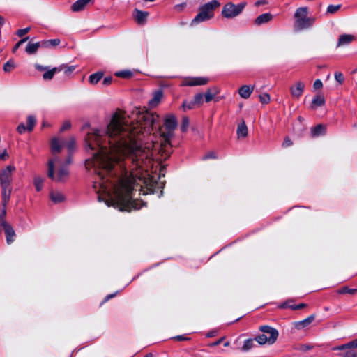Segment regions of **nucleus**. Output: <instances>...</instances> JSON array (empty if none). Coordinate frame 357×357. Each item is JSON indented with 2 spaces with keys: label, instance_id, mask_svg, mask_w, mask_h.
<instances>
[{
  "label": "nucleus",
  "instance_id": "nucleus-41",
  "mask_svg": "<svg viewBox=\"0 0 357 357\" xmlns=\"http://www.w3.org/2000/svg\"><path fill=\"white\" fill-rule=\"evenodd\" d=\"M304 307H305V304H303V303H301V304H299L297 305H289L287 302L284 303L280 305V307H281V308L290 307L292 310H300Z\"/></svg>",
  "mask_w": 357,
  "mask_h": 357
},
{
  "label": "nucleus",
  "instance_id": "nucleus-37",
  "mask_svg": "<svg viewBox=\"0 0 357 357\" xmlns=\"http://www.w3.org/2000/svg\"><path fill=\"white\" fill-rule=\"evenodd\" d=\"M15 68V64L13 60H9L3 65V70L6 73L11 72Z\"/></svg>",
  "mask_w": 357,
  "mask_h": 357
},
{
  "label": "nucleus",
  "instance_id": "nucleus-21",
  "mask_svg": "<svg viewBox=\"0 0 357 357\" xmlns=\"http://www.w3.org/2000/svg\"><path fill=\"white\" fill-rule=\"evenodd\" d=\"M89 3L86 0H77L72 6L73 12L77 13L85 9Z\"/></svg>",
  "mask_w": 357,
  "mask_h": 357
},
{
  "label": "nucleus",
  "instance_id": "nucleus-60",
  "mask_svg": "<svg viewBox=\"0 0 357 357\" xmlns=\"http://www.w3.org/2000/svg\"><path fill=\"white\" fill-rule=\"evenodd\" d=\"M312 348V346H310L309 344H304L303 347H302V349L304 351H306V350H309L310 349Z\"/></svg>",
  "mask_w": 357,
  "mask_h": 357
},
{
  "label": "nucleus",
  "instance_id": "nucleus-58",
  "mask_svg": "<svg viewBox=\"0 0 357 357\" xmlns=\"http://www.w3.org/2000/svg\"><path fill=\"white\" fill-rule=\"evenodd\" d=\"M291 144H292V142H291V139L287 137L284 139L282 145H283V146L287 147V146H291Z\"/></svg>",
  "mask_w": 357,
  "mask_h": 357
},
{
  "label": "nucleus",
  "instance_id": "nucleus-54",
  "mask_svg": "<svg viewBox=\"0 0 357 357\" xmlns=\"http://www.w3.org/2000/svg\"><path fill=\"white\" fill-rule=\"evenodd\" d=\"M187 6L186 3L183 2L180 4H177L175 6V8L178 10L181 11L184 8H185Z\"/></svg>",
  "mask_w": 357,
  "mask_h": 357
},
{
  "label": "nucleus",
  "instance_id": "nucleus-17",
  "mask_svg": "<svg viewBox=\"0 0 357 357\" xmlns=\"http://www.w3.org/2000/svg\"><path fill=\"white\" fill-rule=\"evenodd\" d=\"M273 19L272 14L267 13H264L260 15H259L255 20V24L257 26H260L263 24L268 23Z\"/></svg>",
  "mask_w": 357,
  "mask_h": 357
},
{
  "label": "nucleus",
  "instance_id": "nucleus-20",
  "mask_svg": "<svg viewBox=\"0 0 357 357\" xmlns=\"http://www.w3.org/2000/svg\"><path fill=\"white\" fill-rule=\"evenodd\" d=\"M326 103L325 99L322 95H317L312 101L310 106V109H316L317 107L324 105Z\"/></svg>",
  "mask_w": 357,
  "mask_h": 357
},
{
  "label": "nucleus",
  "instance_id": "nucleus-42",
  "mask_svg": "<svg viewBox=\"0 0 357 357\" xmlns=\"http://www.w3.org/2000/svg\"><path fill=\"white\" fill-rule=\"evenodd\" d=\"M195 106H196V104H195V102H194V100H192L190 102L184 101L181 105V107L184 111L193 109Z\"/></svg>",
  "mask_w": 357,
  "mask_h": 357
},
{
  "label": "nucleus",
  "instance_id": "nucleus-1",
  "mask_svg": "<svg viewBox=\"0 0 357 357\" xmlns=\"http://www.w3.org/2000/svg\"><path fill=\"white\" fill-rule=\"evenodd\" d=\"M160 116L135 108L130 121L115 112L106 130L92 129L85 141L93 151L85 162L86 168L97 172L93 188L111 197V205L121 211L140 209L144 203L133 199L134 190H142L148 183L146 168L152 160L144 139L151 135Z\"/></svg>",
  "mask_w": 357,
  "mask_h": 357
},
{
  "label": "nucleus",
  "instance_id": "nucleus-30",
  "mask_svg": "<svg viewBox=\"0 0 357 357\" xmlns=\"http://www.w3.org/2000/svg\"><path fill=\"white\" fill-rule=\"evenodd\" d=\"M103 73L101 72H97L96 73L91 74L89 76V81L92 84H97L102 77Z\"/></svg>",
  "mask_w": 357,
  "mask_h": 357
},
{
  "label": "nucleus",
  "instance_id": "nucleus-28",
  "mask_svg": "<svg viewBox=\"0 0 357 357\" xmlns=\"http://www.w3.org/2000/svg\"><path fill=\"white\" fill-rule=\"evenodd\" d=\"M237 135L238 138L245 137L248 135V128L244 121L238 126Z\"/></svg>",
  "mask_w": 357,
  "mask_h": 357
},
{
  "label": "nucleus",
  "instance_id": "nucleus-12",
  "mask_svg": "<svg viewBox=\"0 0 357 357\" xmlns=\"http://www.w3.org/2000/svg\"><path fill=\"white\" fill-rule=\"evenodd\" d=\"M3 230L6 234V242L8 244L12 243L16 236L15 232L10 224H4L1 226V230Z\"/></svg>",
  "mask_w": 357,
  "mask_h": 357
},
{
  "label": "nucleus",
  "instance_id": "nucleus-39",
  "mask_svg": "<svg viewBox=\"0 0 357 357\" xmlns=\"http://www.w3.org/2000/svg\"><path fill=\"white\" fill-rule=\"evenodd\" d=\"M341 8L340 4L337 5H329L327 8L326 13L327 14H334L337 12Z\"/></svg>",
  "mask_w": 357,
  "mask_h": 357
},
{
  "label": "nucleus",
  "instance_id": "nucleus-24",
  "mask_svg": "<svg viewBox=\"0 0 357 357\" xmlns=\"http://www.w3.org/2000/svg\"><path fill=\"white\" fill-rule=\"evenodd\" d=\"M42 47L43 48H52L57 46L60 43L59 38L45 40L40 41Z\"/></svg>",
  "mask_w": 357,
  "mask_h": 357
},
{
  "label": "nucleus",
  "instance_id": "nucleus-45",
  "mask_svg": "<svg viewBox=\"0 0 357 357\" xmlns=\"http://www.w3.org/2000/svg\"><path fill=\"white\" fill-rule=\"evenodd\" d=\"M6 215V207L3 206V209L2 210V212L0 214V233L1 232V226H3L4 224H8L5 220Z\"/></svg>",
  "mask_w": 357,
  "mask_h": 357
},
{
  "label": "nucleus",
  "instance_id": "nucleus-5",
  "mask_svg": "<svg viewBox=\"0 0 357 357\" xmlns=\"http://www.w3.org/2000/svg\"><path fill=\"white\" fill-rule=\"evenodd\" d=\"M307 7H301L296 9L294 14L295 22L294 24V28L296 31L307 29L312 26L315 19L307 17Z\"/></svg>",
  "mask_w": 357,
  "mask_h": 357
},
{
  "label": "nucleus",
  "instance_id": "nucleus-44",
  "mask_svg": "<svg viewBox=\"0 0 357 357\" xmlns=\"http://www.w3.org/2000/svg\"><path fill=\"white\" fill-rule=\"evenodd\" d=\"M194 102H195L196 105H201L203 104L204 102V94L202 93H197L194 97Z\"/></svg>",
  "mask_w": 357,
  "mask_h": 357
},
{
  "label": "nucleus",
  "instance_id": "nucleus-13",
  "mask_svg": "<svg viewBox=\"0 0 357 357\" xmlns=\"http://www.w3.org/2000/svg\"><path fill=\"white\" fill-rule=\"evenodd\" d=\"M1 188L2 190V204L3 206L6 207L10 198V195L12 193V187L11 185H1Z\"/></svg>",
  "mask_w": 357,
  "mask_h": 357
},
{
  "label": "nucleus",
  "instance_id": "nucleus-16",
  "mask_svg": "<svg viewBox=\"0 0 357 357\" xmlns=\"http://www.w3.org/2000/svg\"><path fill=\"white\" fill-rule=\"evenodd\" d=\"M254 91V86L250 85H243L238 89L240 96L244 99L248 98Z\"/></svg>",
  "mask_w": 357,
  "mask_h": 357
},
{
  "label": "nucleus",
  "instance_id": "nucleus-46",
  "mask_svg": "<svg viewBox=\"0 0 357 357\" xmlns=\"http://www.w3.org/2000/svg\"><path fill=\"white\" fill-rule=\"evenodd\" d=\"M259 100L261 103L267 104L270 102V96L268 93H263L259 96Z\"/></svg>",
  "mask_w": 357,
  "mask_h": 357
},
{
  "label": "nucleus",
  "instance_id": "nucleus-22",
  "mask_svg": "<svg viewBox=\"0 0 357 357\" xmlns=\"http://www.w3.org/2000/svg\"><path fill=\"white\" fill-rule=\"evenodd\" d=\"M162 97V92L158 91L153 94V97L149 100V105L150 107H155L158 106Z\"/></svg>",
  "mask_w": 357,
  "mask_h": 357
},
{
  "label": "nucleus",
  "instance_id": "nucleus-53",
  "mask_svg": "<svg viewBox=\"0 0 357 357\" xmlns=\"http://www.w3.org/2000/svg\"><path fill=\"white\" fill-rule=\"evenodd\" d=\"M23 44V40H19L13 47V53H15L18 48Z\"/></svg>",
  "mask_w": 357,
  "mask_h": 357
},
{
  "label": "nucleus",
  "instance_id": "nucleus-51",
  "mask_svg": "<svg viewBox=\"0 0 357 357\" xmlns=\"http://www.w3.org/2000/svg\"><path fill=\"white\" fill-rule=\"evenodd\" d=\"M323 86L322 82L320 79H317L314 81L313 84V88L314 89H321Z\"/></svg>",
  "mask_w": 357,
  "mask_h": 357
},
{
  "label": "nucleus",
  "instance_id": "nucleus-36",
  "mask_svg": "<svg viewBox=\"0 0 357 357\" xmlns=\"http://www.w3.org/2000/svg\"><path fill=\"white\" fill-rule=\"evenodd\" d=\"M44 182V178L40 176H35L34 178V185L36 187V189L38 192L40 191L43 188V185Z\"/></svg>",
  "mask_w": 357,
  "mask_h": 357
},
{
  "label": "nucleus",
  "instance_id": "nucleus-34",
  "mask_svg": "<svg viewBox=\"0 0 357 357\" xmlns=\"http://www.w3.org/2000/svg\"><path fill=\"white\" fill-rule=\"evenodd\" d=\"M50 197L54 203H59L64 200V196L59 192H52Z\"/></svg>",
  "mask_w": 357,
  "mask_h": 357
},
{
  "label": "nucleus",
  "instance_id": "nucleus-61",
  "mask_svg": "<svg viewBox=\"0 0 357 357\" xmlns=\"http://www.w3.org/2000/svg\"><path fill=\"white\" fill-rule=\"evenodd\" d=\"M116 295V294H109L107 295L105 298V300L104 301H107L109 299L113 298L114 296Z\"/></svg>",
  "mask_w": 357,
  "mask_h": 357
},
{
  "label": "nucleus",
  "instance_id": "nucleus-50",
  "mask_svg": "<svg viewBox=\"0 0 357 357\" xmlns=\"http://www.w3.org/2000/svg\"><path fill=\"white\" fill-rule=\"evenodd\" d=\"M17 130L20 134H22L27 130L26 126L23 123H21L18 125Z\"/></svg>",
  "mask_w": 357,
  "mask_h": 357
},
{
  "label": "nucleus",
  "instance_id": "nucleus-35",
  "mask_svg": "<svg viewBox=\"0 0 357 357\" xmlns=\"http://www.w3.org/2000/svg\"><path fill=\"white\" fill-rule=\"evenodd\" d=\"M255 339L249 338L244 342V344L241 348L243 351H248L250 350L255 346Z\"/></svg>",
  "mask_w": 357,
  "mask_h": 357
},
{
  "label": "nucleus",
  "instance_id": "nucleus-64",
  "mask_svg": "<svg viewBox=\"0 0 357 357\" xmlns=\"http://www.w3.org/2000/svg\"><path fill=\"white\" fill-rule=\"evenodd\" d=\"M67 128V123H63L62 127L61 128V131H63Z\"/></svg>",
  "mask_w": 357,
  "mask_h": 357
},
{
  "label": "nucleus",
  "instance_id": "nucleus-9",
  "mask_svg": "<svg viewBox=\"0 0 357 357\" xmlns=\"http://www.w3.org/2000/svg\"><path fill=\"white\" fill-rule=\"evenodd\" d=\"M208 79L206 77H186L185 78L181 86H195L205 85L208 83Z\"/></svg>",
  "mask_w": 357,
  "mask_h": 357
},
{
  "label": "nucleus",
  "instance_id": "nucleus-25",
  "mask_svg": "<svg viewBox=\"0 0 357 357\" xmlns=\"http://www.w3.org/2000/svg\"><path fill=\"white\" fill-rule=\"evenodd\" d=\"M218 93V90L217 88H211L208 89L206 92L204 94V98H205V101L206 102H209L211 101L214 97Z\"/></svg>",
  "mask_w": 357,
  "mask_h": 357
},
{
  "label": "nucleus",
  "instance_id": "nucleus-48",
  "mask_svg": "<svg viewBox=\"0 0 357 357\" xmlns=\"http://www.w3.org/2000/svg\"><path fill=\"white\" fill-rule=\"evenodd\" d=\"M31 30V27H26L25 29H19L17 30L16 34L18 37L20 38H22L23 37L25 34L28 33L29 32V31Z\"/></svg>",
  "mask_w": 357,
  "mask_h": 357
},
{
  "label": "nucleus",
  "instance_id": "nucleus-27",
  "mask_svg": "<svg viewBox=\"0 0 357 357\" xmlns=\"http://www.w3.org/2000/svg\"><path fill=\"white\" fill-rule=\"evenodd\" d=\"M61 69L60 68H53L52 69L47 70L45 73L43 75V78L44 80H51L56 73L61 71Z\"/></svg>",
  "mask_w": 357,
  "mask_h": 357
},
{
  "label": "nucleus",
  "instance_id": "nucleus-47",
  "mask_svg": "<svg viewBox=\"0 0 357 357\" xmlns=\"http://www.w3.org/2000/svg\"><path fill=\"white\" fill-rule=\"evenodd\" d=\"M191 338L188 336H172L171 337V340L175 341V342H182V341H188Z\"/></svg>",
  "mask_w": 357,
  "mask_h": 357
},
{
  "label": "nucleus",
  "instance_id": "nucleus-38",
  "mask_svg": "<svg viewBox=\"0 0 357 357\" xmlns=\"http://www.w3.org/2000/svg\"><path fill=\"white\" fill-rule=\"evenodd\" d=\"M337 292L341 294H349L353 295L357 292V289H351L348 287H343L342 288L340 289Z\"/></svg>",
  "mask_w": 357,
  "mask_h": 357
},
{
  "label": "nucleus",
  "instance_id": "nucleus-6",
  "mask_svg": "<svg viewBox=\"0 0 357 357\" xmlns=\"http://www.w3.org/2000/svg\"><path fill=\"white\" fill-rule=\"evenodd\" d=\"M246 6V2H241L237 5L229 2L225 4L222 10V15L227 19L234 18L239 15Z\"/></svg>",
  "mask_w": 357,
  "mask_h": 357
},
{
  "label": "nucleus",
  "instance_id": "nucleus-23",
  "mask_svg": "<svg viewBox=\"0 0 357 357\" xmlns=\"http://www.w3.org/2000/svg\"><path fill=\"white\" fill-rule=\"evenodd\" d=\"M149 13L147 12L135 10V18L138 24H143L148 17Z\"/></svg>",
  "mask_w": 357,
  "mask_h": 357
},
{
  "label": "nucleus",
  "instance_id": "nucleus-2",
  "mask_svg": "<svg viewBox=\"0 0 357 357\" xmlns=\"http://www.w3.org/2000/svg\"><path fill=\"white\" fill-rule=\"evenodd\" d=\"M176 127L177 120L176 116L173 114L167 115L165 118L163 126L161 127L159 126V132L162 138L159 152L164 159L169 157L172 153L170 140L174 136V130Z\"/></svg>",
  "mask_w": 357,
  "mask_h": 357
},
{
  "label": "nucleus",
  "instance_id": "nucleus-59",
  "mask_svg": "<svg viewBox=\"0 0 357 357\" xmlns=\"http://www.w3.org/2000/svg\"><path fill=\"white\" fill-rule=\"evenodd\" d=\"M266 3H267L266 0H258L257 1L255 2V5L257 6H259L261 5H264V4H266Z\"/></svg>",
  "mask_w": 357,
  "mask_h": 357
},
{
  "label": "nucleus",
  "instance_id": "nucleus-14",
  "mask_svg": "<svg viewBox=\"0 0 357 357\" xmlns=\"http://www.w3.org/2000/svg\"><path fill=\"white\" fill-rule=\"evenodd\" d=\"M277 337L278 336H255L254 339L260 345L265 344L271 345L276 342Z\"/></svg>",
  "mask_w": 357,
  "mask_h": 357
},
{
  "label": "nucleus",
  "instance_id": "nucleus-62",
  "mask_svg": "<svg viewBox=\"0 0 357 357\" xmlns=\"http://www.w3.org/2000/svg\"><path fill=\"white\" fill-rule=\"evenodd\" d=\"M4 23H5V20H4L3 17L0 15V28L4 24Z\"/></svg>",
  "mask_w": 357,
  "mask_h": 357
},
{
  "label": "nucleus",
  "instance_id": "nucleus-32",
  "mask_svg": "<svg viewBox=\"0 0 357 357\" xmlns=\"http://www.w3.org/2000/svg\"><path fill=\"white\" fill-rule=\"evenodd\" d=\"M222 344L224 347H228L229 345V342L225 339V336H222L219 340L214 341L213 342L208 343V346L209 347H216Z\"/></svg>",
  "mask_w": 357,
  "mask_h": 357
},
{
  "label": "nucleus",
  "instance_id": "nucleus-18",
  "mask_svg": "<svg viewBox=\"0 0 357 357\" xmlns=\"http://www.w3.org/2000/svg\"><path fill=\"white\" fill-rule=\"evenodd\" d=\"M314 320V315H310L306 319L294 323V327L297 329L304 328L308 326Z\"/></svg>",
  "mask_w": 357,
  "mask_h": 357
},
{
  "label": "nucleus",
  "instance_id": "nucleus-11",
  "mask_svg": "<svg viewBox=\"0 0 357 357\" xmlns=\"http://www.w3.org/2000/svg\"><path fill=\"white\" fill-rule=\"evenodd\" d=\"M305 89V84L301 81L291 86L290 92L294 98L298 99L303 94Z\"/></svg>",
  "mask_w": 357,
  "mask_h": 357
},
{
  "label": "nucleus",
  "instance_id": "nucleus-52",
  "mask_svg": "<svg viewBox=\"0 0 357 357\" xmlns=\"http://www.w3.org/2000/svg\"><path fill=\"white\" fill-rule=\"evenodd\" d=\"M216 154L214 152H210L207 154H206L204 157V160L211 159V158H216Z\"/></svg>",
  "mask_w": 357,
  "mask_h": 357
},
{
  "label": "nucleus",
  "instance_id": "nucleus-7",
  "mask_svg": "<svg viewBox=\"0 0 357 357\" xmlns=\"http://www.w3.org/2000/svg\"><path fill=\"white\" fill-rule=\"evenodd\" d=\"M344 357H357V338L337 347Z\"/></svg>",
  "mask_w": 357,
  "mask_h": 357
},
{
  "label": "nucleus",
  "instance_id": "nucleus-49",
  "mask_svg": "<svg viewBox=\"0 0 357 357\" xmlns=\"http://www.w3.org/2000/svg\"><path fill=\"white\" fill-rule=\"evenodd\" d=\"M335 79L340 84L343 83V82L344 80L342 73H340V72H336L335 73Z\"/></svg>",
  "mask_w": 357,
  "mask_h": 357
},
{
  "label": "nucleus",
  "instance_id": "nucleus-3",
  "mask_svg": "<svg viewBox=\"0 0 357 357\" xmlns=\"http://www.w3.org/2000/svg\"><path fill=\"white\" fill-rule=\"evenodd\" d=\"M47 176L56 182L65 181L67 176L66 162H62L57 156L47 163Z\"/></svg>",
  "mask_w": 357,
  "mask_h": 357
},
{
  "label": "nucleus",
  "instance_id": "nucleus-33",
  "mask_svg": "<svg viewBox=\"0 0 357 357\" xmlns=\"http://www.w3.org/2000/svg\"><path fill=\"white\" fill-rule=\"evenodd\" d=\"M27 125L26 129L28 132H31L33 130L36 123V119L34 116L30 115L27 117Z\"/></svg>",
  "mask_w": 357,
  "mask_h": 357
},
{
  "label": "nucleus",
  "instance_id": "nucleus-43",
  "mask_svg": "<svg viewBox=\"0 0 357 357\" xmlns=\"http://www.w3.org/2000/svg\"><path fill=\"white\" fill-rule=\"evenodd\" d=\"M115 75L119 77L128 78L132 76V73L130 70H121L116 72Z\"/></svg>",
  "mask_w": 357,
  "mask_h": 357
},
{
  "label": "nucleus",
  "instance_id": "nucleus-57",
  "mask_svg": "<svg viewBox=\"0 0 357 357\" xmlns=\"http://www.w3.org/2000/svg\"><path fill=\"white\" fill-rule=\"evenodd\" d=\"M35 68L36 70H38V71H43V70H47L48 69V67H46V66H41L40 64H35Z\"/></svg>",
  "mask_w": 357,
  "mask_h": 357
},
{
  "label": "nucleus",
  "instance_id": "nucleus-10",
  "mask_svg": "<svg viewBox=\"0 0 357 357\" xmlns=\"http://www.w3.org/2000/svg\"><path fill=\"white\" fill-rule=\"evenodd\" d=\"M64 141L60 140L58 137H53L50 143V149L52 155H56L60 153L64 146Z\"/></svg>",
  "mask_w": 357,
  "mask_h": 357
},
{
  "label": "nucleus",
  "instance_id": "nucleus-40",
  "mask_svg": "<svg viewBox=\"0 0 357 357\" xmlns=\"http://www.w3.org/2000/svg\"><path fill=\"white\" fill-rule=\"evenodd\" d=\"M189 119L187 116H183L182 119V122L181 125V130L183 132H185L187 131L188 126H189Z\"/></svg>",
  "mask_w": 357,
  "mask_h": 357
},
{
  "label": "nucleus",
  "instance_id": "nucleus-29",
  "mask_svg": "<svg viewBox=\"0 0 357 357\" xmlns=\"http://www.w3.org/2000/svg\"><path fill=\"white\" fill-rule=\"evenodd\" d=\"M259 331L269 335H279V332L277 329L266 325L261 326L259 327Z\"/></svg>",
  "mask_w": 357,
  "mask_h": 357
},
{
  "label": "nucleus",
  "instance_id": "nucleus-63",
  "mask_svg": "<svg viewBox=\"0 0 357 357\" xmlns=\"http://www.w3.org/2000/svg\"><path fill=\"white\" fill-rule=\"evenodd\" d=\"M68 151L73 148V141H68Z\"/></svg>",
  "mask_w": 357,
  "mask_h": 357
},
{
  "label": "nucleus",
  "instance_id": "nucleus-55",
  "mask_svg": "<svg viewBox=\"0 0 357 357\" xmlns=\"http://www.w3.org/2000/svg\"><path fill=\"white\" fill-rule=\"evenodd\" d=\"M112 78L111 77H105L102 84L105 86L109 85L112 83Z\"/></svg>",
  "mask_w": 357,
  "mask_h": 357
},
{
  "label": "nucleus",
  "instance_id": "nucleus-4",
  "mask_svg": "<svg viewBox=\"0 0 357 357\" xmlns=\"http://www.w3.org/2000/svg\"><path fill=\"white\" fill-rule=\"evenodd\" d=\"M220 6V3L217 0H212L198 8L197 15L191 21L190 26H195L202 22L210 20L214 17L215 10Z\"/></svg>",
  "mask_w": 357,
  "mask_h": 357
},
{
  "label": "nucleus",
  "instance_id": "nucleus-8",
  "mask_svg": "<svg viewBox=\"0 0 357 357\" xmlns=\"http://www.w3.org/2000/svg\"><path fill=\"white\" fill-rule=\"evenodd\" d=\"M15 171L13 165H8L0 171V185H11L13 173Z\"/></svg>",
  "mask_w": 357,
  "mask_h": 357
},
{
  "label": "nucleus",
  "instance_id": "nucleus-19",
  "mask_svg": "<svg viewBox=\"0 0 357 357\" xmlns=\"http://www.w3.org/2000/svg\"><path fill=\"white\" fill-rule=\"evenodd\" d=\"M40 47H42V45H41L40 42H36V43L29 42L26 47L25 51L28 54L32 55V54H35L38 52V50Z\"/></svg>",
  "mask_w": 357,
  "mask_h": 357
},
{
  "label": "nucleus",
  "instance_id": "nucleus-26",
  "mask_svg": "<svg viewBox=\"0 0 357 357\" xmlns=\"http://www.w3.org/2000/svg\"><path fill=\"white\" fill-rule=\"evenodd\" d=\"M326 132V127L321 124H319L312 128L311 134L313 137L324 135Z\"/></svg>",
  "mask_w": 357,
  "mask_h": 357
},
{
  "label": "nucleus",
  "instance_id": "nucleus-31",
  "mask_svg": "<svg viewBox=\"0 0 357 357\" xmlns=\"http://www.w3.org/2000/svg\"><path fill=\"white\" fill-rule=\"evenodd\" d=\"M222 344L224 347H228L229 345V342L225 339V336H222L219 340L214 341L213 342L208 343V346L209 347H216Z\"/></svg>",
  "mask_w": 357,
  "mask_h": 357
},
{
  "label": "nucleus",
  "instance_id": "nucleus-56",
  "mask_svg": "<svg viewBox=\"0 0 357 357\" xmlns=\"http://www.w3.org/2000/svg\"><path fill=\"white\" fill-rule=\"evenodd\" d=\"M8 158L7 151L5 149L1 154H0V160H6Z\"/></svg>",
  "mask_w": 357,
  "mask_h": 357
},
{
  "label": "nucleus",
  "instance_id": "nucleus-15",
  "mask_svg": "<svg viewBox=\"0 0 357 357\" xmlns=\"http://www.w3.org/2000/svg\"><path fill=\"white\" fill-rule=\"evenodd\" d=\"M355 39V36L351 34L340 35L337 43V47L344 46L352 43Z\"/></svg>",
  "mask_w": 357,
  "mask_h": 357
}]
</instances>
